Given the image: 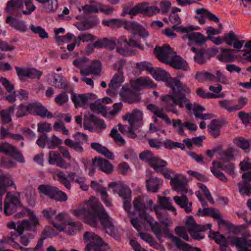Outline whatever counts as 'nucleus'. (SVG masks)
<instances>
[{"instance_id": "nucleus-7", "label": "nucleus", "mask_w": 251, "mask_h": 251, "mask_svg": "<svg viewBox=\"0 0 251 251\" xmlns=\"http://www.w3.org/2000/svg\"><path fill=\"white\" fill-rule=\"evenodd\" d=\"M186 227L187 231L195 240H199L204 238L200 232L206 230V226H199L194 221L193 217L189 216L186 221Z\"/></svg>"}, {"instance_id": "nucleus-3", "label": "nucleus", "mask_w": 251, "mask_h": 251, "mask_svg": "<svg viewBox=\"0 0 251 251\" xmlns=\"http://www.w3.org/2000/svg\"><path fill=\"white\" fill-rule=\"evenodd\" d=\"M185 94L186 93H180L179 96H176L175 98H170L169 101H167L168 107L166 109L178 115L179 113L176 108V106H178L180 108L185 107L189 111L193 110L195 117L199 118L197 114L202 115V113L201 112L205 111L204 107L195 102L192 103L191 100L186 97Z\"/></svg>"}, {"instance_id": "nucleus-43", "label": "nucleus", "mask_w": 251, "mask_h": 251, "mask_svg": "<svg viewBox=\"0 0 251 251\" xmlns=\"http://www.w3.org/2000/svg\"><path fill=\"white\" fill-rule=\"evenodd\" d=\"M158 202L160 206L163 209L171 210L175 215L176 214V210L172 206L170 198L158 196Z\"/></svg>"}, {"instance_id": "nucleus-51", "label": "nucleus", "mask_w": 251, "mask_h": 251, "mask_svg": "<svg viewBox=\"0 0 251 251\" xmlns=\"http://www.w3.org/2000/svg\"><path fill=\"white\" fill-rule=\"evenodd\" d=\"M97 9L98 12L103 13L106 15H111L114 11L112 6L98 2H97Z\"/></svg>"}, {"instance_id": "nucleus-61", "label": "nucleus", "mask_w": 251, "mask_h": 251, "mask_svg": "<svg viewBox=\"0 0 251 251\" xmlns=\"http://www.w3.org/2000/svg\"><path fill=\"white\" fill-rule=\"evenodd\" d=\"M219 103L221 107L226 109L228 112H231L235 109V106L231 100H220Z\"/></svg>"}, {"instance_id": "nucleus-34", "label": "nucleus", "mask_w": 251, "mask_h": 251, "mask_svg": "<svg viewBox=\"0 0 251 251\" xmlns=\"http://www.w3.org/2000/svg\"><path fill=\"white\" fill-rule=\"evenodd\" d=\"M198 215L201 216H210L215 219L218 220L221 216L219 211L212 208H204L203 209L200 208Z\"/></svg>"}, {"instance_id": "nucleus-28", "label": "nucleus", "mask_w": 251, "mask_h": 251, "mask_svg": "<svg viewBox=\"0 0 251 251\" xmlns=\"http://www.w3.org/2000/svg\"><path fill=\"white\" fill-rule=\"evenodd\" d=\"M168 64H170L171 66L175 69H182L184 71H187L189 68L187 62L180 57L176 56L175 53Z\"/></svg>"}, {"instance_id": "nucleus-20", "label": "nucleus", "mask_w": 251, "mask_h": 251, "mask_svg": "<svg viewBox=\"0 0 251 251\" xmlns=\"http://www.w3.org/2000/svg\"><path fill=\"white\" fill-rule=\"evenodd\" d=\"M169 20L174 25L172 27V29L174 30H177V31L180 32H183V31H189L190 30L195 29L193 26H189L187 27H184L183 26H177L181 23V20L179 17L178 15L174 12H171L169 15Z\"/></svg>"}, {"instance_id": "nucleus-42", "label": "nucleus", "mask_w": 251, "mask_h": 251, "mask_svg": "<svg viewBox=\"0 0 251 251\" xmlns=\"http://www.w3.org/2000/svg\"><path fill=\"white\" fill-rule=\"evenodd\" d=\"M135 87L154 88L156 85L148 77H141L137 78L135 81Z\"/></svg>"}, {"instance_id": "nucleus-8", "label": "nucleus", "mask_w": 251, "mask_h": 251, "mask_svg": "<svg viewBox=\"0 0 251 251\" xmlns=\"http://www.w3.org/2000/svg\"><path fill=\"white\" fill-rule=\"evenodd\" d=\"M167 165L166 161L156 156L150 164L155 172L162 174L166 178H171V174H174V171L167 168Z\"/></svg>"}, {"instance_id": "nucleus-10", "label": "nucleus", "mask_w": 251, "mask_h": 251, "mask_svg": "<svg viewBox=\"0 0 251 251\" xmlns=\"http://www.w3.org/2000/svg\"><path fill=\"white\" fill-rule=\"evenodd\" d=\"M174 173L173 174L174 175ZM171 179V185L172 189L181 194H186L187 189L185 187L186 178L181 174H176Z\"/></svg>"}, {"instance_id": "nucleus-9", "label": "nucleus", "mask_w": 251, "mask_h": 251, "mask_svg": "<svg viewBox=\"0 0 251 251\" xmlns=\"http://www.w3.org/2000/svg\"><path fill=\"white\" fill-rule=\"evenodd\" d=\"M154 52L160 61L165 63H168L175 53L169 45L167 44H165L161 47H156L154 50Z\"/></svg>"}, {"instance_id": "nucleus-18", "label": "nucleus", "mask_w": 251, "mask_h": 251, "mask_svg": "<svg viewBox=\"0 0 251 251\" xmlns=\"http://www.w3.org/2000/svg\"><path fill=\"white\" fill-rule=\"evenodd\" d=\"M193 27L195 29L190 30L189 31H183L182 33H186L183 36V39L194 41L198 44H201L205 42L206 39L203 35L200 32H193L194 30H197L198 28L194 26H193Z\"/></svg>"}, {"instance_id": "nucleus-17", "label": "nucleus", "mask_w": 251, "mask_h": 251, "mask_svg": "<svg viewBox=\"0 0 251 251\" xmlns=\"http://www.w3.org/2000/svg\"><path fill=\"white\" fill-rule=\"evenodd\" d=\"M141 216L143 217V219L149 224L151 230L156 237L159 240H160L162 237V233L165 232V231L162 230L161 226L159 224L147 214H144Z\"/></svg>"}, {"instance_id": "nucleus-27", "label": "nucleus", "mask_w": 251, "mask_h": 251, "mask_svg": "<svg viewBox=\"0 0 251 251\" xmlns=\"http://www.w3.org/2000/svg\"><path fill=\"white\" fill-rule=\"evenodd\" d=\"M147 108L157 117L163 120L168 125L171 124V121L167 115L164 113L163 108H159L157 106L150 104L147 106Z\"/></svg>"}, {"instance_id": "nucleus-59", "label": "nucleus", "mask_w": 251, "mask_h": 251, "mask_svg": "<svg viewBox=\"0 0 251 251\" xmlns=\"http://www.w3.org/2000/svg\"><path fill=\"white\" fill-rule=\"evenodd\" d=\"M9 179L11 181V184H13V180L8 175H3L0 176V199H2L3 195L5 193V188L4 182Z\"/></svg>"}, {"instance_id": "nucleus-12", "label": "nucleus", "mask_w": 251, "mask_h": 251, "mask_svg": "<svg viewBox=\"0 0 251 251\" xmlns=\"http://www.w3.org/2000/svg\"><path fill=\"white\" fill-rule=\"evenodd\" d=\"M98 167L100 168L101 171L107 174H111L113 171V166L108 160L101 158H95L92 159V170L90 171L89 174L94 173L93 167Z\"/></svg>"}, {"instance_id": "nucleus-58", "label": "nucleus", "mask_w": 251, "mask_h": 251, "mask_svg": "<svg viewBox=\"0 0 251 251\" xmlns=\"http://www.w3.org/2000/svg\"><path fill=\"white\" fill-rule=\"evenodd\" d=\"M96 39V37L91 34H82L78 37L75 38V42L78 45H79L80 41L83 42L93 41Z\"/></svg>"}, {"instance_id": "nucleus-54", "label": "nucleus", "mask_w": 251, "mask_h": 251, "mask_svg": "<svg viewBox=\"0 0 251 251\" xmlns=\"http://www.w3.org/2000/svg\"><path fill=\"white\" fill-rule=\"evenodd\" d=\"M173 126L176 128L177 133L181 136H185V134L184 131V123H182L179 119L172 120Z\"/></svg>"}, {"instance_id": "nucleus-40", "label": "nucleus", "mask_w": 251, "mask_h": 251, "mask_svg": "<svg viewBox=\"0 0 251 251\" xmlns=\"http://www.w3.org/2000/svg\"><path fill=\"white\" fill-rule=\"evenodd\" d=\"M235 52L233 50L223 49L219 56V60L222 62H230L234 60Z\"/></svg>"}, {"instance_id": "nucleus-52", "label": "nucleus", "mask_w": 251, "mask_h": 251, "mask_svg": "<svg viewBox=\"0 0 251 251\" xmlns=\"http://www.w3.org/2000/svg\"><path fill=\"white\" fill-rule=\"evenodd\" d=\"M29 222L26 220H24L17 224L16 230L20 235H23V232L25 230L31 229Z\"/></svg>"}, {"instance_id": "nucleus-62", "label": "nucleus", "mask_w": 251, "mask_h": 251, "mask_svg": "<svg viewBox=\"0 0 251 251\" xmlns=\"http://www.w3.org/2000/svg\"><path fill=\"white\" fill-rule=\"evenodd\" d=\"M150 151L147 150L141 152L139 155V158L149 163L150 165L151 161L155 158Z\"/></svg>"}, {"instance_id": "nucleus-29", "label": "nucleus", "mask_w": 251, "mask_h": 251, "mask_svg": "<svg viewBox=\"0 0 251 251\" xmlns=\"http://www.w3.org/2000/svg\"><path fill=\"white\" fill-rule=\"evenodd\" d=\"M90 108L92 111L97 114L100 113L102 116L106 117L107 114V108L103 104L100 100H98L90 104Z\"/></svg>"}, {"instance_id": "nucleus-36", "label": "nucleus", "mask_w": 251, "mask_h": 251, "mask_svg": "<svg viewBox=\"0 0 251 251\" xmlns=\"http://www.w3.org/2000/svg\"><path fill=\"white\" fill-rule=\"evenodd\" d=\"M72 100L75 104V108L83 107L86 104L88 100V98L86 95L73 94L72 95Z\"/></svg>"}, {"instance_id": "nucleus-4", "label": "nucleus", "mask_w": 251, "mask_h": 251, "mask_svg": "<svg viewBox=\"0 0 251 251\" xmlns=\"http://www.w3.org/2000/svg\"><path fill=\"white\" fill-rule=\"evenodd\" d=\"M160 12V9L158 7L149 6L147 2H142L136 4L129 10V15L133 17L139 14H144L148 16L156 15Z\"/></svg>"}, {"instance_id": "nucleus-45", "label": "nucleus", "mask_w": 251, "mask_h": 251, "mask_svg": "<svg viewBox=\"0 0 251 251\" xmlns=\"http://www.w3.org/2000/svg\"><path fill=\"white\" fill-rule=\"evenodd\" d=\"M124 100L128 103H132L139 101L140 99L137 93L130 90L126 91L122 95Z\"/></svg>"}, {"instance_id": "nucleus-19", "label": "nucleus", "mask_w": 251, "mask_h": 251, "mask_svg": "<svg viewBox=\"0 0 251 251\" xmlns=\"http://www.w3.org/2000/svg\"><path fill=\"white\" fill-rule=\"evenodd\" d=\"M125 28L131 32L133 35H138L142 37H146L148 33L145 29L138 24L135 22H129L125 25Z\"/></svg>"}, {"instance_id": "nucleus-48", "label": "nucleus", "mask_w": 251, "mask_h": 251, "mask_svg": "<svg viewBox=\"0 0 251 251\" xmlns=\"http://www.w3.org/2000/svg\"><path fill=\"white\" fill-rule=\"evenodd\" d=\"M94 44L95 48H108L110 49H113L115 43L106 38H103L98 40Z\"/></svg>"}, {"instance_id": "nucleus-60", "label": "nucleus", "mask_w": 251, "mask_h": 251, "mask_svg": "<svg viewBox=\"0 0 251 251\" xmlns=\"http://www.w3.org/2000/svg\"><path fill=\"white\" fill-rule=\"evenodd\" d=\"M73 64L75 67L80 69L81 72V71H86L89 64V61L87 58H84L80 60H75L73 61Z\"/></svg>"}, {"instance_id": "nucleus-55", "label": "nucleus", "mask_w": 251, "mask_h": 251, "mask_svg": "<svg viewBox=\"0 0 251 251\" xmlns=\"http://www.w3.org/2000/svg\"><path fill=\"white\" fill-rule=\"evenodd\" d=\"M196 92L198 95L200 97L204 99H213V98H223L225 96L224 94H213L211 93H206L202 89L199 88L196 90Z\"/></svg>"}, {"instance_id": "nucleus-63", "label": "nucleus", "mask_w": 251, "mask_h": 251, "mask_svg": "<svg viewBox=\"0 0 251 251\" xmlns=\"http://www.w3.org/2000/svg\"><path fill=\"white\" fill-rule=\"evenodd\" d=\"M44 7L48 12H51L55 11L58 7L57 0H48Z\"/></svg>"}, {"instance_id": "nucleus-31", "label": "nucleus", "mask_w": 251, "mask_h": 251, "mask_svg": "<svg viewBox=\"0 0 251 251\" xmlns=\"http://www.w3.org/2000/svg\"><path fill=\"white\" fill-rule=\"evenodd\" d=\"M101 70V64L99 61H94L91 65H88L86 71H81L80 74L83 75H88L90 74L98 75Z\"/></svg>"}, {"instance_id": "nucleus-5", "label": "nucleus", "mask_w": 251, "mask_h": 251, "mask_svg": "<svg viewBox=\"0 0 251 251\" xmlns=\"http://www.w3.org/2000/svg\"><path fill=\"white\" fill-rule=\"evenodd\" d=\"M83 236L85 242H87L85 251H102L104 241L101 238L90 232H85Z\"/></svg>"}, {"instance_id": "nucleus-2", "label": "nucleus", "mask_w": 251, "mask_h": 251, "mask_svg": "<svg viewBox=\"0 0 251 251\" xmlns=\"http://www.w3.org/2000/svg\"><path fill=\"white\" fill-rule=\"evenodd\" d=\"M153 78L158 81H163L166 82L167 85L169 87L172 93L161 97V100L164 102L165 108L168 107L167 101H169L170 98H175L176 96H179L180 93H190V88L186 84H184L177 77H171L169 74L164 70L158 69L151 72Z\"/></svg>"}, {"instance_id": "nucleus-11", "label": "nucleus", "mask_w": 251, "mask_h": 251, "mask_svg": "<svg viewBox=\"0 0 251 251\" xmlns=\"http://www.w3.org/2000/svg\"><path fill=\"white\" fill-rule=\"evenodd\" d=\"M242 178L238 184L239 193L243 196L251 195V171L244 173Z\"/></svg>"}, {"instance_id": "nucleus-46", "label": "nucleus", "mask_w": 251, "mask_h": 251, "mask_svg": "<svg viewBox=\"0 0 251 251\" xmlns=\"http://www.w3.org/2000/svg\"><path fill=\"white\" fill-rule=\"evenodd\" d=\"M53 84L56 88L59 89L65 90L68 88L67 81L60 75H54Z\"/></svg>"}, {"instance_id": "nucleus-57", "label": "nucleus", "mask_w": 251, "mask_h": 251, "mask_svg": "<svg viewBox=\"0 0 251 251\" xmlns=\"http://www.w3.org/2000/svg\"><path fill=\"white\" fill-rule=\"evenodd\" d=\"M64 143L69 147L74 149L76 151L82 152L83 151V148L82 144L75 142L70 139H67L64 141Z\"/></svg>"}, {"instance_id": "nucleus-64", "label": "nucleus", "mask_w": 251, "mask_h": 251, "mask_svg": "<svg viewBox=\"0 0 251 251\" xmlns=\"http://www.w3.org/2000/svg\"><path fill=\"white\" fill-rule=\"evenodd\" d=\"M69 100V97L65 93H60L57 95L55 99V102L59 105H62L66 103Z\"/></svg>"}, {"instance_id": "nucleus-30", "label": "nucleus", "mask_w": 251, "mask_h": 251, "mask_svg": "<svg viewBox=\"0 0 251 251\" xmlns=\"http://www.w3.org/2000/svg\"><path fill=\"white\" fill-rule=\"evenodd\" d=\"M124 81V77L122 73H116L110 83L109 84V88L110 90L113 92L117 90Z\"/></svg>"}, {"instance_id": "nucleus-47", "label": "nucleus", "mask_w": 251, "mask_h": 251, "mask_svg": "<svg viewBox=\"0 0 251 251\" xmlns=\"http://www.w3.org/2000/svg\"><path fill=\"white\" fill-rule=\"evenodd\" d=\"M220 125L218 121L212 120L208 126V130L213 137L216 138L220 135Z\"/></svg>"}, {"instance_id": "nucleus-16", "label": "nucleus", "mask_w": 251, "mask_h": 251, "mask_svg": "<svg viewBox=\"0 0 251 251\" xmlns=\"http://www.w3.org/2000/svg\"><path fill=\"white\" fill-rule=\"evenodd\" d=\"M48 162L50 164L56 165L57 167L67 169L70 166V164L67 163L61 156L59 152L50 151L48 153Z\"/></svg>"}, {"instance_id": "nucleus-33", "label": "nucleus", "mask_w": 251, "mask_h": 251, "mask_svg": "<svg viewBox=\"0 0 251 251\" xmlns=\"http://www.w3.org/2000/svg\"><path fill=\"white\" fill-rule=\"evenodd\" d=\"M53 178L57 179L67 189H70L71 185L65 174L62 170H57L53 173Z\"/></svg>"}, {"instance_id": "nucleus-26", "label": "nucleus", "mask_w": 251, "mask_h": 251, "mask_svg": "<svg viewBox=\"0 0 251 251\" xmlns=\"http://www.w3.org/2000/svg\"><path fill=\"white\" fill-rule=\"evenodd\" d=\"M23 7V0H10L7 2L4 10L8 14H14Z\"/></svg>"}, {"instance_id": "nucleus-32", "label": "nucleus", "mask_w": 251, "mask_h": 251, "mask_svg": "<svg viewBox=\"0 0 251 251\" xmlns=\"http://www.w3.org/2000/svg\"><path fill=\"white\" fill-rule=\"evenodd\" d=\"M147 188L148 191L153 193L157 192L162 185L163 181L157 177H151L146 180Z\"/></svg>"}, {"instance_id": "nucleus-50", "label": "nucleus", "mask_w": 251, "mask_h": 251, "mask_svg": "<svg viewBox=\"0 0 251 251\" xmlns=\"http://www.w3.org/2000/svg\"><path fill=\"white\" fill-rule=\"evenodd\" d=\"M224 42L235 48V34L233 31L226 33L223 36Z\"/></svg>"}, {"instance_id": "nucleus-35", "label": "nucleus", "mask_w": 251, "mask_h": 251, "mask_svg": "<svg viewBox=\"0 0 251 251\" xmlns=\"http://www.w3.org/2000/svg\"><path fill=\"white\" fill-rule=\"evenodd\" d=\"M91 147L98 152L101 153L109 159H114L113 154L105 147L102 146L98 143H92Z\"/></svg>"}, {"instance_id": "nucleus-41", "label": "nucleus", "mask_w": 251, "mask_h": 251, "mask_svg": "<svg viewBox=\"0 0 251 251\" xmlns=\"http://www.w3.org/2000/svg\"><path fill=\"white\" fill-rule=\"evenodd\" d=\"M236 247L239 251H251V240L236 237Z\"/></svg>"}, {"instance_id": "nucleus-13", "label": "nucleus", "mask_w": 251, "mask_h": 251, "mask_svg": "<svg viewBox=\"0 0 251 251\" xmlns=\"http://www.w3.org/2000/svg\"><path fill=\"white\" fill-rule=\"evenodd\" d=\"M119 196L124 200V207L127 212L132 215H135V213L129 211L130 208V200L131 192L130 189L125 185L120 186L118 192H117Z\"/></svg>"}, {"instance_id": "nucleus-22", "label": "nucleus", "mask_w": 251, "mask_h": 251, "mask_svg": "<svg viewBox=\"0 0 251 251\" xmlns=\"http://www.w3.org/2000/svg\"><path fill=\"white\" fill-rule=\"evenodd\" d=\"M185 194H182V196L180 197L178 196H175L174 200L186 213H190L192 211V203L189 201L188 198Z\"/></svg>"}, {"instance_id": "nucleus-39", "label": "nucleus", "mask_w": 251, "mask_h": 251, "mask_svg": "<svg viewBox=\"0 0 251 251\" xmlns=\"http://www.w3.org/2000/svg\"><path fill=\"white\" fill-rule=\"evenodd\" d=\"M209 237L214 240L217 244L220 245V246L228 245L230 243V240H228L227 237L226 238L223 235L220 234L218 232L210 231L209 234Z\"/></svg>"}, {"instance_id": "nucleus-56", "label": "nucleus", "mask_w": 251, "mask_h": 251, "mask_svg": "<svg viewBox=\"0 0 251 251\" xmlns=\"http://www.w3.org/2000/svg\"><path fill=\"white\" fill-rule=\"evenodd\" d=\"M51 199L57 201H66L67 200L68 197L65 193L59 190L57 188L55 187Z\"/></svg>"}, {"instance_id": "nucleus-15", "label": "nucleus", "mask_w": 251, "mask_h": 251, "mask_svg": "<svg viewBox=\"0 0 251 251\" xmlns=\"http://www.w3.org/2000/svg\"><path fill=\"white\" fill-rule=\"evenodd\" d=\"M143 113L138 109H135L131 113H127L123 118L128 121L131 126H141L143 124Z\"/></svg>"}, {"instance_id": "nucleus-44", "label": "nucleus", "mask_w": 251, "mask_h": 251, "mask_svg": "<svg viewBox=\"0 0 251 251\" xmlns=\"http://www.w3.org/2000/svg\"><path fill=\"white\" fill-rule=\"evenodd\" d=\"M14 106H11L0 112V117L3 124H8L12 121L11 114L14 112Z\"/></svg>"}, {"instance_id": "nucleus-49", "label": "nucleus", "mask_w": 251, "mask_h": 251, "mask_svg": "<svg viewBox=\"0 0 251 251\" xmlns=\"http://www.w3.org/2000/svg\"><path fill=\"white\" fill-rule=\"evenodd\" d=\"M55 187L48 185H41L38 187V190L41 195H44L51 198Z\"/></svg>"}, {"instance_id": "nucleus-25", "label": "nucleus", "mask_w": 251, "mask_h": 251, "mask_svg": "<svg viewBox=\"0 0 251 251\" xmlns=\"http://www.w3.org/2000/svg\"><path fill=\"white\" fill-rule=\"evenodd\" d=\"M91 186L94 190L100 192L101 200L106 206L109 207L112 206L111 202L108 199V194L105 188L102 187L100 184L95 181H92Z\"/></svg>"}, {"instance_id": "nucleus-6", "label": "nucleus", "mask_w": 251, "mask_h": 251, "mask_svg": "<svg viewBox=\"0 0 251 251\" xmlns=\"http://www.w3.org/2000/svg\"><path fill=\"white\" fill-rule=\"evenodd\" d=\"M21 205L19 194L13 195L7 192L4 201V213L6 216L12 215L16 210L17 207Z\"/></svg>"}, {"instance_id": "nucleus-38", "label": "nucleus", "mask_w": 251, "mask_h": 251, "mask_svg": "<svg viewBox=\"0 0 251 251\" xmlns=\"http://www.w3.org/2000/svg\"><path fill=\"white\" fill-rule=\"evenodd\" d=\"M14 236H16L15 234L11 233L10 235L3 237L1 240V243L9 244L15 249H19L21 251H28L29 249H24V247L21 246L19 244L14 241Z\"/></svg>"}, {"instance_id": "nucleus-24", "label": "nucleus", "mask_w": 251, "mask_h": 251, "mask_svg": "<svg viewBox=\"0 0 251 251\" xmlns=\"http://www.w3.org/2000/svg\"><path fill=\"white\" fill-rule=\"evenodd\" d=\"M168 237L179 250L184 251H201L199 248L190 246L188 244L184 243L180 239L172 234H169Z\"/></svg>"}, {"instance_id": "nucleus-53", "label": "nucleus", "mask_w": 251, "mask_h": 251, "mask_svg": "<svg viewBox=\"0 0 251 251\" xmlns=\"http://www.w3.org/2000/svg\"><path fill=\"white\" fill-rule=\"evenodd\" d=\"M95 115L89 113L86 114L84 116V128L85 129L92 130L93 126L91 122L94 123Z\"/></svg>"}, {"instance_id": "nucleus-21", "label": "nucleus", "mask_w": 251, "mask_h": 251, "mask_svg": "<svg viewBox=\"0 0 251 251\" xmlns=\"http://www.w3.org/2000/svg\"><path fill=\"white\" fill-rule=\"evenodd\" d=\"M116 50L119 54L122 55L126 56L129 54L130 48L126 37L122 36L118 39Z\"/></svg>"}, {"instance_id": "nucleus-37", "label": "nucleus", "mask_w": 251, "mask_h": 251, "mask_svg": "<svg viewBox=\"0 0 251 251\" xmlns=\"http://www.w3.org/2000/svg\"><path fill=\"white\" fill-rule=\"evenodd\" d=\"M43 214L46 218L48 220L50 221L54 226L60 231H63L64 228L57 224H56L54 221V219L56 215V211L54 209H52L50 208H48L46 209H45L42 212Z\"/></svg>"}, {"instance_id": "nucleus-23", "label": "nucleus", "mask_w": 251, "mask_h": 251, "mask_svg": "<svg viewBox=\"0 0 251 251\" xmlns=\"http://www.w3.org/2000/svg\"><path fill=\"white\" fill-rule=\"evenodd\" d=\"M133 207L134 210L139 213V216L143 218L141 215L144 214H147L148 207L145 205V197L139 196L134 199L133 201Z\"/></svg>"}, {"instance_id": "nucleus-14", "label": "nucleus", "mask_w": 251, "mask_h": 251, "mask_svg": "<svg viewBox=\"0 0 251 251\" xmlns=\"http://www.w3.org/2000/svg\"><path fill=\"white\" fill-rule=\"evenodd\" d=\"M218 225L220 227H224L227 232V238L230 240V244L235 245V228L233 225L222 218V216L218 220Z\"/></svg>"}, {"instance_id": "nucleus-1", "label": "nucleus", "mask_w": 251, "mask_h": 251, "mask_svg": "<svg viewBox=\"0 0 251 251\" xmlns=\"http://www.w3.org/2000/svg\"><path fill=\"white\" fill-rule=\"evenodd\" d=\"M72 213L78 218L85 220L92 226H96L99 220L101 225L105 227L107 232L108 230L110 232L114 230L111 218L102 204L94 197L80 204L77 208L72 210Z\"/></svg>"}]
</instances>
